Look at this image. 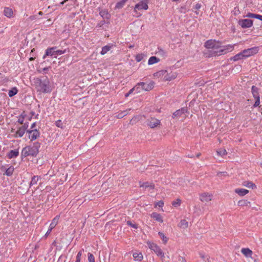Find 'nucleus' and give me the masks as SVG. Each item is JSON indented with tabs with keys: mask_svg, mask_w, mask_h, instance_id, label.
Here are the masks:
<instances>
[{
	"mask_svg": "<svg viewBox=\"0 0 262 262\" xmlns=\"http://www.w3.org/2000/svg\"><path fill=\"white\" fill-rule=\"evenodd\" d=\"M205 46L209 49L210 54L213 55H220L223 54L227 53L231 51L233 49V46L228 45L227 46L221 47L214 40H208L205 42Z\"/></svg>",
	"mask_w": 262,
	"mask_h": 262,
	"instance_id": "f257e3e1",
	"label": "nucleus"
},
{
	"mask_svg": "<svg viewBox=\"0 0 262 262\" xmlns=\"http://www.w3.org/2000/svg\"><path fill=\"white\" fill-rule=\"evenodd\" d=\"M33 85L37 92L39 93H50L52 91L50 82L46 77L34 78Z\"/></svg>",
	"mask_w": 262,
	"mask_h": 262,
	"instance_id": "f03ea898",
	"label": "nucleus"
},
{
	"mask_svg": "<svg viewBox=\"0 0 262 262\" xmlns=\"http://www.w3.org/2000/svg\"><path fill=\"white\" fill-rule=\"evenodd\" d=\"M213 195L211 193L208 192H204L199 194L200 200L205 203H208L211 202L213 199Z\"/></svg>",
	"mask_w": 262,
	"mask_h": 262,
	"instance_id": "7ed1b4c3",
	"label": "nucleus"
},
{
	"mask_svg": "<svg viewBox=\"0 0 262 262\" xmlns=\"http://www.w3.org/2000/svg\"><path fill=\"white\" fill-rule=\"evenodd\" d=\"M148 245L149 246V248L151 250H153L158 256H160L162 259H163L164 257V254L158 246L154 243H148Z\"/></svg>",
	"mask_w": 262,
	"mask_h": 262,
	"instance_id": "20e7f679",
	"label": "nucleus"
},
{
	"mask_svg": "<svg viewBox=\"0 0 262 262\" xmlns=\"http://www.w3.org/2000/svg\"><path fill=\"white\" fill-rule=\"evenodd\" d=\"M178 74L175 71L171 70H166L165 75L164 76V81H171L177 78Z\"/></svg>",
	"mask_w": 262,
	"mask_h": 262,
	"instance_id": "39448f33",
	"label": "nucleus"
},
{
	"mask_svg": "<svg viewBox=\"0 0 262 262\" xmlns=\"http://www.w3.org/2000/svg\"><path fill=\"white\" fill-rule=\"evenodd\" d=\"M40 146L39 143L36 142L34 143L32 146H28L29 147V151L31 156H36L38 153V148Z\"/></svg>",
	"mask_w": 262,
	"mask_h": 262,
	"instance_id": "423d86ee",
	"label": "nucleus"
},
{
	"mask_svg": "<svg viewBox=\"0 0 262 262\" xmlns=\"http://www.w3.org/2000/svg\"><path fill=\"white\" fill-rule=\"evenodd\" d=\"M187 112V109L185 107L182 108L181 110H177L173 114L172 117L173 118H178L180 117H182L183 118L186 117V115H185V113H186Z\"/></svg>",
	"mask_w": 262,
	"mask_h": 262,
	"instance_id": "0eeeda50",
	"label": "nucleus"
},
{
	"mask_svg": "<svg viewBox=\"0 0 262 262\" xmlns=\"http://www.w3.org/2000/svg\"><path fill=\"white\" fill-rule=\"evenodd\" d=\"M258 52L257 48H252L244 50L243 51L244 56L245 58L248 57L251 55L255 54Z\"/></svg>",
	"mask_w": 262,
	"mask_h": 262,
	"instance_id": "6e6552de",
	"label": "nucleus"
},
{
	"mask_svg": "<svg viewBox=\"0 0 262 262\" xmlns=\"http://www.w3.org/2000/svg\"><path fill=\"white\" fill-rule=\"evenodd\" d=\"M147 125L151 128H155L160 124V121L155 118H150L147 121Z\"/></svg>",
	"mask_w": 262,
	"mask_h": 262,
	"instance_id": "1a4fd4ad",
	"label": "nucleus"
},
{
	"mask_svg": "<svg viewBox=\"0 0 262 262\" xmlns=\"http://www.w3.org/2000/svg\"><path fill=\"white\" fill-rule=\"evenodd\" d=\"M238 24L243 28H249L252 26L253 21L249 19H241L238 21Z\"/></svg>",
	"mask_w": 262,
	"mask_h": 262,
	"instance_id": "9d476101",
	"label": "nucleus"
},
{
	"mask_svg": "<svg viewBox=\"0 0 262 262\" xmlns=\"http://www.w3.org/2000/svg\"><path fill=\"white\" fill-rule=\"evenodd\" d=\"M27 133H29V138L31 140H35L39 136V132L36 129L31 130H28Z\"/></svg>",
	"mask_w": 262,
	"mask_h": 262,
	"instance_id": "9b49d317",
	"label": "nucleus"
},
{
	"mask_svg": "<svg viewBox=\"0 0 262 262\" xmlns=\"http://www.w3.org/2000/svg\"><path fill=\"white\" fill-rule=\"evenodd\" d=\"M140 187L144 188L145 189L150 190L155 188V185L152 183L148 182H140Z\"/></svg>",
	"mask_w": 262,
	"mask_h": 262,
	"instance_id": "f8f14e48",
	"label": "nucleus"
},
{
	"mask_svg": "<svg viewBox=\"0 0 262 262\" xmlns=\"http://www.w3.org/2000/svg\"><path fill=\"white\" fill-rule=\"evenodd\" d=\"M154 82H150L148 83L140 82V84H141L142 86V89L145 91H149L152 90L154 86Z\"/></svg>",
	"mask_w": 262,
	"mask_h": 262,
	"instance_id": "ddd939ff",
	"label": "nucleus"
},
{
	"mask_svg": "<svg viewBox=\"0 0 262 262\" xmlns=\"http://www.w3.org/2000/svg\"><path fill=\"white\" fill-rule=\"evenodd\" d=\"M144 1H142L140 3L136 4L135 7V9H144L147 10L148 9V6L146 3L144 2Z\"/></svg>",
	"mask_w": 262,
	"mask_h": 262,
	"instance_id": "4468645a",
	"label": "nucleus"
},
{
	"mask_svg": "<svg viewBox=\"0 0 262 262\" xmlns=\"http://www.w3.org/2000/svg\"><path fill=\"white\" fill-rule=\"evenodd\" d=\"M56 49V47H52L48 48L46 50V54L43 56V58H45L47 56H55V50Z\"/></svg>",
	"mask_w": 262,
	"mask_h": 262,
	"instance_id": "2eb2a0df",
	"label": "nucleus"
},
{
	"mask_svg": "<svg viewBox=\"0 0 262 262\" xmlns=\"http://www.w3.org/2000/svg\"><path fill=\"white\" fill-rule=\"evenodd\" d=\"M26 129L27 127H25V125H23L21 127H20L16 132L15 137H21L25 134V132Z\"/></svg>",
	"mask_w": 262,
	"mask_h": 262,
	"instance_id": "dca6fc26",
	"label": "nucleus"
},
{
	"mask_svg": "<svg viewBox=\"0 0 262 262\" xmlns=\"http://www.w3.org/2000/svg\"><path fill=\"white\" fill-rule=\"evenodd\" d=\"M150 216L159 222L162 223L163 222L161 215L157 212H153L151 214Z\"/></svg>",
	"mask_w": 262,
	"mask_h": 262,
	"instance_id": "f3484780",
	"label": "nucleus"
},
{
	"mask_svg": "<svg viewBox=\"0 0 262 262\" xmlns=\"http://www.w3.org/2000/svg\"><path fill=\"white\" fill-rule=\"evenodd\" d=\"M235 192L238 194L240 196H244L249 192V190L245 189H236Z\"/></svg>",
	"mask_w": 262,
	"mask_h": 262,
	"instance_id": "a211bd4d",
	"label": "nucleus"
},
{
	"mask_svg": "<svg viewBox=\"0 0 262 262\" xmlns=\"http://www.w3.org/2000/svg\"><path fill=\"white\" fill-rule=\"evenodd\" d=\"M165 73H166V70H162L159 71L155 73L154 74V75L155 77L163 78V80L164 81V76L165 75Z\"/></svg>",
	"mask_w": 262,
	"mask_h": 262,
	"instance_id": "6ab92c4d",
	"label": "nucleus"
},
{
	"mask_svg": "<svg viewBox=\"0 0 262 262\" xmlns=\"http://www.w3.org/2000/svg\"><path fill=\"white\" fill-rule=\"evenodd\" d=\"M241 252L246 257H251L252 254V251L249 248H243Z\"/></svg>",
	"mask_w": 262,
	"mask_h": 262,
	"instance_id": "aec40b11",
	"label": "nucleus"
},
{
	"mask_svg": "<svg viewBox=\"0 0 262 262\" xmlns=\"http://www.w3.org/2000/svg\"><path fill=\"white\" fill-rule=\"evenodd\" d=\"M18 154L19 152L18 150H11L8 154V157L9 159L15 158L18 156Z\"/></svg>",
	"mask_w": 262,
	"mask_h": 262,
	"instance_id": "412c9836",
	"label": "nucleus"
},
{
	"mask_svg": "<svg viewBox=\"0 0 262 262\" xmlns=\"http://www.w3.org/2000/svg\"><path fill=\"white\" fill-rule=\"evenodd\" d=\"M4 13L5 15L8 17H10L12 16L13 14L12 10L9 8H5L4 9Z\"/></svg>",
	"mask_w": 262,
	"mask_h": 262,
	"instance_id": "4be33fe9",
	"label": "nucleus"
},
{
	"mask_svg": "<svg viewBox=\"0 0 262 262\" xmlns=\"http://www.w3.org/2000/svg\"><path fill=\"white\" fill-rule=\"evenodd\" d=\"M243 185L249 188H256V185L250 181H244L243 183Z\"/></svg>",
	"mask_w": 262,
	"mask_h": 262,
	"instance_id": "5701e85b",
	"label": "nucleus"
},
{
	"mask_svg": "<svg viewBox=\"0 0 262 262\" xmlns=\"http://www.w3.org/2000/svg\"><path fill=\"white\" fill-rule=\"evenodd\" d=\"M59 218V215H57L55 217H54L53 219L52 223L50 224L49 228H50L51 229H52L54 228H55L58 223Z\"/></svg>",
	"mask_w": 262,
	"mask_h": 262,
	"instance_id": "b1692460",
	"label": "nucleus"
},
{
	"mask_svg": "<svg viewBox=\"0 0 262 262\" xmlns=\"http://www.w3.org/2000/svg\"><path fill=\"white\" fill-rule=\"evenodd\" d=\"M159 61V58H157L156 56H151L149 58L148 61V64L149 65L153 64L154 63L158 62Z\"/></svg>",
	"mask_w": 262,
	"mask_h": 262,
	"instance_id": "393cba45",
	"label": "nucleus"
},
{
	"mask_svg": "<svg viewBox=\"0 0 262 262\" xmlns=\"http://www.w3.org/2000/svg\"><path fill=\"white\" fill-rule=\"evenodd\" d=\"M244 58H245V57L244 56L243 52H241L239 53L238 54H237L236 55H235L234 56H233L231 58V59L234 61H237V60H238L240 59H242Z\"/></svg>",
	"mask_w": 262,
	"mask_h": 262,
	"instance_id": "a878e982",
	"label": "nucleus"
},
{
	"mask_svg": "<svg viewBox=\"0 0 262 262\" xmlns=\"http://www.w3.org/2000/svg\"><path fill=\"white\" fill-rule=\"evenodd\" d=\"M252 93L253 97L255 98L259 97L258 94V89L255 86H252Z\"/></svg>",
	"mask_w": 262,
	"mask_h": 262,
	"instance_id": "bb28decb",
	"label": "nucleus"
},
{
	"mask_svg": "<svg viewBox=\"0 0 262 262\" xmlns=\"http://www.w3.org/2000/svg\"><path fill=\"white\" fill-rule=\"evenodd\" d=\"M179 226L183 229L187 228L188 227V222L185 220H182L180 221Z\"/></svg>",
	"mask_w": 262,
	"mask_h": 262,
	"instance_id": "cd10ccee",
	"label": "nucleus"
},
{
	"mask_svg": "<svg viewBox=\"0 0 262 262\" xmlns=\"http://www.w3.org/2000/svg\"><path fill=\"white\" fill-rule=\"evenodd\" d=\"M133 257L137 261H141L143 259V255L141 253L135 252L133 254Z\"/></svg>",
	"mask_w": 262,
	"mask_h": 262,
	"instance_id": "c85d7f7f",
	"label": "nucleus"
},
{
	"mask_svg": "<svg viewBox=\"0 0 262 262\" xmlns=\"http://www.w3.org/2000/svg\"><path fill=\"white\" fill-rule=\"evenodd\" d=\"M30 155L29 147L26 146L24 147L21 151V156L26 157Z\"/></svg>",
	"mask_w": 262,
	"mask_h": 262,
	"instance_id": "c756f323",
	"label": "nucleus"
},
{
	"mask_svg": "<svg viewBox=\"0 0 262 262\" xmlns=\"http://www.w3.org/2000/svg\"><path fill=\"white\" fill-rule=\"evenodd\" d=\"M100 15L104 19H108L110 18V14H108L107 10H102L100 12Z\"/></svg>",
	"mask_w": 262,
	"mask_h": 262,
	"instance_id": "7c9ffc66",
	"label": "nucleus"
},
{
	"mask_svg": "<svg viewBox=\"0 0 262 262\" xmlns=\"http://www.w3.org/2000/svg\"><path fill=\"white\" fill-rule=\"evenodd\" d=\"M250 204V202L247 200H241L238 202V205L240 206H247Z\"/></svg>",
	"mask_w": 262,
	"mask_h": 262,
	"instance_id": "2f4dec72",
	"label": "nucleus"
},
{
	"mask_svg": "<svg viewBox=\"0 0 262 262\" xmlns=\"http://www.w3.org/2000/svg\"><path fill=\"white\" fill-rule=\"evenodd\" d=\"M39 179V177L38 176H34L32 178L31 181L30 183V186H33L37 184V182Z\"/></svg>",
	"mask_w": 262,
	"mask_h": 262,
	"instance_id": "473e14b6",
	"label": "nucleus"
},
{
	"mask_svg": "<svg viewBox=\"0 0 262 262\" xmlns=\"http://www.w3.org/2000/svg\"><path fill=\"white\" fill-rule=\"evenodd\" d=\"M248 17L250 18H255L258 19L260 20H262V15L259 14H256L253 13H249L247 15Z\"/></svg>",
	"mask_w": 262,
	"mask_h": 262,
	"instance_id": "72a5a7b5",
	"label": "nucleus"
},
{
	"mask_svg": "<svg viewBox=\"0 0 262 262\" xmlns=\"http://www.w3.org/2000/svg\"><path fill=\"white\" fill-rule=\"evenodd\" d=\"M17 90L16 88H13L11 90L9 91L8 95L10 97H13L15 95H16L17 93Z\"/></svg>",
	"mask_w": 262,
	"mask_h": 262,
	"instance_id": "f704fd0d",
	"label": "nucleus"
},
{
	"mask_svg": "<svg viewBox=\"0 0 262 262\" xmlns=\"http://www.w3.org/2000/svg\"><path fill=\"white\" fill-rule=\"evenodd\" d=\"M13 171L14 167L13 166H10L6 169L5 174L8 176H10L13 174Z\"/></svg>",
	"mask_w": 262,
	"mask_h": 262,
	"instance_id": "c9c22d12",
	"label": "nucleus"
},
{
	"mask_svg": "<svg viewBox=\"0 0 262 262\" xmlns=\"http://www.w3.org/2000/svg\"><path fill=\"white\" fill-rule=\"evenodd\" d=\"M111 47L109 46H105L103 47L102 49V51L101 52V55L105 54L108 51L111 50Z\"/></svg>",
	"mask_w": 262,
	"mask_h": 262,
	"instance_id": "e433bc0d",
	"label": "nucleus"
},
{
	"mask_svg": "<svg viewBox=\"0 0 262 262\" xmlns=\"http://www.w3.org/2000/svg\"><path fill=\"white\" fill-rule=\"evenodd\" d=\"M181 200L180 199H177L176 201L172 202V205L174 207H178L181 205Z\"/></svg>",
	"mask_w": 262,
	"mask_h": 262,
	"instance_id": "4c0bfd02",
	"label": "nucleus"
},
{
	"mask_svg": "<svg viewBox=\"0 0 262 262\" xmlns=\"http://www.w3.org/2000/svg\"><path fill=\"white\" fill-rule=\"evenodd\" d=\"M158 234L162 239L164 244H166L168 241V238L164 235V234L161 232H159Z\"/></svg>",
	"mask_w": 262,
	"mask_h": 262,
	"instance_id": "58836bf2",
	"label": "nucleus"
},
{
	"mask_svg": "<svg viewBox=\"0 0 262 262\" xmlns=\"http://www.w3.org/2000/svg\"><path fill=\"white\" fill-rule=\"evenodd\" d=\"M128 113V110H125L122 112H121L120 113L118 114V115L117 116V117L118 118H122L124 116H126Z\"/></svg>",
	"mask_w": 262,
	"mask_h": 262,
	"instance_id": "ea45409f",
	"label": "nucleus"
},
{
	"mask_svg": "<svg viewBox=\"0 0 262 262\" xmlns=\"http://www.w3.org/2000/svg\"><path fill=\"white\" fill-rule=\"evenodd\" d=\"M217 154L220 156H223L226 155L227 152L226 149H220L219 150H217Z\"/></svg>",
	"mask_w": 262,
	"mask_h": 262,
	"instance_id": "a19ab883",
	"label": "nucleus"
},
{
	"mask_svg": "<svg viewBox=\"0 0 262 262\" xmlns=\"http://www.w3.org/2000/svg\"><path fill=\"white\" fill-rule=\"evenodd\" d=\"M124 4H125L124 1H123L118 2L116 5V8L120 9L122 7H123V6L124 5Z\"/></svg>",
	"mask_w": 262,
	"mask_h": 262,
	"instance_id": "79ce46f5",
	"label": "nucleus"
},
{
	"mask_svg": "<svg viewBox=\"0 0 262 262\" xmlns=\"http://www.w3.org/2000/svg\"><path fill=\"white\" fill-rule=\"evenodd\" d=\"M88 260H89V262H95L94 256L92 253H89Z\"/></svg>",
	"mask_w": 262,
	"mask_h": 262,
	"instance_id": "37998d69",
	"label": "nucleus"
},
{
	"mask_svg": "<svg viewBox=\"0 0 262 262\" xmlns=\"http://www.w3.org/2000/svg\"><path fill=\"white\" fill-rule=\"evenodd\" d=\"M134 87H137L138 89H136L135 91L137 92V93H141V91L143 90L142 89V86L141 84H140V83H138L136 85H135Z\"/></svg>",
	"mask_w": 262,
	"mask_h": 262,
	"instance_id": "c03bdc74",
	"label": "nucleus"
},
{
	"mask_svg": "<svg viewBox=\"0 0 262 262\" xmlns=\"http://www.w3.org/2000/svg\"><path fill=\"white\" fill-rule=\"evenodd\" d=\"M66 50H55V57H56V55H61L64 53Z\"/></svg>",
	"mask_w": 262,
	"mask_h": 262,
	"instance_id": "a18cd8bd",
	"label": "nucleus"
},
{
	"mask_svg": "<svg viewBox=\"0 0 262 262\" xmlns=\"http://www.w3.org/2000/svg\"><path fill=\"white\" fill-rule=\"evenodd\" d=\"M81 255H82V251H80L77 255L76 262H80V259H81L80 257H81Z\"/></svg>",
	"mask_w": 262,
	"mask_h": 262,
	"instance_id": "49530a36",
	"label": "nucleus"
},
{
	"mask_svg": "<svg viewBox=\"0 0 262 262\" xmlns=\"http://www.w3.org/2000/svg\"><path fill=\"white\" fill-rule=\"evenodd\" d=\"M127 224L128 225V226H131L132 227L134 228H135V229H137L138 228V226L137 224H133L130 221H128L127 222Z\"/></svg>",
	"mask_w": 262,
	"mask_h": 262,
	"instance_id": "de8ad7c7",
	"label": "nucleus"
},
{
	"mask_svg": "<svg viewBox=\"0 0 262 262\" xmlns=\"http://www.w3.org/2000/svg\"><path fill=\"white\" fill-rule=\"evenodd\" d=\"M255 99H256V101L253 105V106L255 107L258 106L260 104V98L259 97L255 98Z\"/></svg>",
	"mask_w": 262,
	"mask_h": 262,
	"instance_id": "09e8293b",
	"label": "nucleus"
},
{
	"mask_svg": "<svg viewBox=\"0 0 262 262\" xmlns=\"http://www.w3.org/2000/svg\"><path fill=\"white\" fill-rule=\"evenodd\" d=\"M143 58V56L141 54H138L136 56V60L138 62H140Z\"/></svg>",
	"mask_w": 262,
	"mask_h": 262,
	"instance_id": "8fccbe9b",
	"label": "nucleus"
},
{
	"mask_svg": "<svg viewBox=\"0 0 262 262\" xmlns=\"http://www.w3.org/2000/svg\"><path fill=\"white\" fill-rule=\"evenodd\" d=\"M164 205V202L162 201H159L156 203L155 206H159L160 207H162Z\"/></svg>",
	"mask_w": 262,
	"mask_h": 262,
	"instance_id": "3c124183",
	"label": "nucleus"
},
{
	"mask_svg": "<svg viewBox=\"0 0 262 262\" xmlns=\"http://www.w3.org/2000/svg\"><path fill=\"white\" fill-rule=\"evenodd\" d=\"M62 123L61 122V121L60 120L57 121L56 122V125L58 127L62 128Z\"/></svg>",
	"mask_w": 262,
	"mask_h": 262,
	"instance_id": "603ef678",
	"label": "nucleus"
},
{
	"mask_svg": "<svg viewBox=\"0 0 262 262\" xmlns=\"http://www.w3.org/2000/svg\"><path fill=\"white\" fill-rule=\"evenodd\" d=\"M184 181L182 179H180L179 180V184L180 185L184 187Z\"/></svg>",
	"mask_w": 262,
	"mask_h": 262,
	"instance_id": "864d4df0",
	"label": "nucleus"
},
{
	"mask_svg": "<svg viewBox=\"0 0 262 262\" xmlns=\"http://www.w3.org/2000/svg\"><path fill=\"white\" fill-rule=\"evenodd\" d=\"M18 122L20 124H23L24 122V117L20 116L18 119Z\"/></svg>",
	"mask_w": 262,
	"mask_h": 262,
	"instance_id": "5fc2aeb1",
	"label": "nucleus"
},
{
	"mask_svg": "<svg viewBox=\"0 0 262 262\" xmlns=\"http://www.w3.org/2000/svg\"><path fill=\"white\" fill-rule=\"evenodd\" d=\"M179 260L180 261H181V262H186V259H185L184 257H182V256H179Z\"/></svg>",
	"mask_w": 262,
	"mask_h": 262,
	"instance_id": "6e6d98bb",
	"label": "nucleus"
},
{
	"mask_svg": "<svg viewBox=\"0 0 262 262\" xmlns=\"http://www.w3.org/2000/svg\"><path fill=\"white\" fill-rule=\"evenodd\" d=\"M136 89H138V88L137 87H134L133 88L130 89L128 93L129 94H131L134 91H135Z\"/></svg>",
	"mask_w": 262,
	"mask_h": 262,
	"instance_id": "4d7b16f0",
	"label": "nucleus"
},
{
	"mask_svg": "<svg viewBox=\"0 0 262 262\" xmlns=\"http://www.w3.org/2000/svg\"><path fill=\"white\" fill-rule=\"evenodd\" d=\"M201 7V5L200 4H196L195 5L194 8L196 10H198V9H200Z\"/></svg>",
	"mask_w": 262,
	"mask_h": 262,
	"instance_id": "13d9d810",
	"label": "nucleus"
},
{
	"mask_svg": "<svg viewBox=\"0 0 262 262\" xmlns=\"http://www.w3.org/2000/svg\"><path fill=\"white\" fill-rule=\"evenodd\" d=\"M200 255V256L203 259H204L205 258H206L207 256L206 255H205L203 253H200L199 254Z\"/></svg>",
	"mask_w": 262,
	"mask_h": 262,
	"instance_id": "bf43d9fd",
	"label": "nucleus"
},
{
	"mask_svg": "<svg viewBox=\"0 0 262 262\" xmlns=\"http://www.w3.org/2000/svg\"><path fill=\"white\" fill-rule=\"evenodd\" d=\"M220 174H223L225 176H228V174H227V172H219L217 175V176H220Z\"/></svg>",
	"mask_w": 262,
	"mask_h": 262,
	"instance_id": "052dcab7",
	"label": "nucleus"
},
{
	"mask_svg": "<svg viewBox=\"0 0 262 262\" xmlns=\"http://www.w3.org/2000/svg\"><path fill=\"white\" fill-rule=\"evenodd\" d=\"M52 229H51L50 228H49L48 230L47 231L46 234V235L47 236L48 235L50 232H51Z\"/></svg>",
	"mask_w": 262,
	"mask_h": 262,
	"instance_id": "680f3d73",
	"label": "nucleus"
},
{
	"mask_svg": "<svg viewBox=\"0 0 262 262\" xmlns=\"http://www.w3.org/2000/svg\"><path fill=\"white\" fill-rule=\"evenodd\" d=\"M206 258H206V261L210 262V257H209V256H207Z\"/></svg>",
	"mask_w": 262,
	"mask_h": 262,
	"instance_id": "e2e57ef3",
	"label": "nucleus"
},
{
	"mask_svg": "<svg viewBox=\"0 0 262 262\" xmlns=\"http://www.w3.org/2000/svg\"><path fill=\"white\" fill-rule=\"evenodd\" d=\"M68 0H64L62 2L60 3V5H63Z\"/></svg>",
	"mask_w": 262,
	"mask_h": 262,
	"instance_id": "0e129e2a",
	"label": "nucleus"
},
{
	"mask_svg": "<svg viewBox=\"0 0 262 262\" xmlns=\"http://www.w3.org/2000/svg\"><path fill=\"white\" fill-rule=\"evenodd\" d=\"M35 123H33V124H32V125H31V128L32 129H33V128L35 127Z\"/></svg>",
	"mask_w": 262,
	"mask_h": 262,
	"instance_id": "69168bd1",
	"label": "nucleus"
},
{
	"mask_svg": "<svg viewBox=\"0 0 262 262\" xmlns=\"http://www.w3.org/2000/svg\"><path fill=\"white\" fill-rule=\"evenodd\" d=\"M129 95H130V94H129L128 93H126V94L125 95V97L126 98V97H127Z\"/></svg>",
	"mask_w": 262,
	"mask_h": 262,
	"instance_id": "338daca9",
	"label": "nucleus"
},
{
	"mask_svg": "<svg viewBox=\"0 0 262 262\" xmlns=\"http://www.w3.org/2000/svg\"><path fill=\"white\" fill-rule=\"evenodd\" d=\"M38 14L40 15H42L43 14V13H42V12L40 11V12H38Z\"/></svg>",
	"mask_w": 262,
	"mask_h": 262,
	"instance_id": "774afa93",
	"label": "nucleus"
}]
</instances>
